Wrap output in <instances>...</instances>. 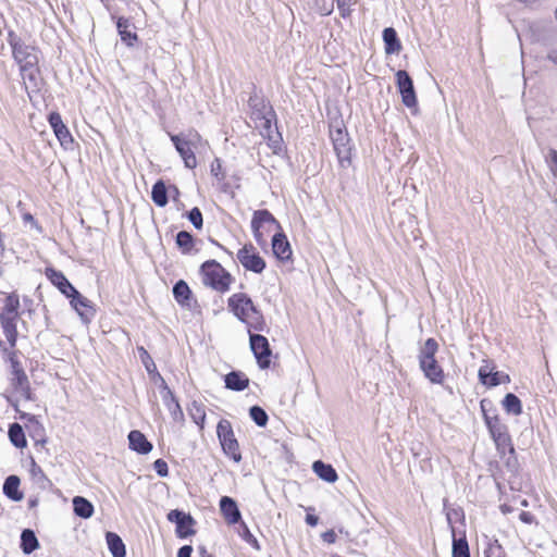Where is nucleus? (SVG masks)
Listing matches in <instances>:
<instances>
[{"label":"nucleus","mask_w":557,"mask_h":557,"mask_svg":"<svg viewBox=\"0 0 557 557\" xmlns=\"http://www.w3.org/2000/svg\"><path fill=\"white\" fill-rule=\"evenodd\" d=\"M250 117L260 123V134L270 141V146L276 150L283 141L277 128V115L270 101L257 92L256 85H252V92L248 99Z\"/></svg>","instance_id":"nucleus-1"},{"label":"nucleus","mask_w":557,"mask_h":557,"mask_svg":"<svg viewBox=\"0 0 557 557\" xmlns=\"http://www.w3.org/2000/svg\"><path fill=\"white\" fill-rule=\"evenodd\" d=\"M7 41L12 50V57L18 64L23 79H27L35 87L38 86L39 67L37 48L27 45L13 30L8 32Z\"/></svg>","instance_id":"nucleus-2"},{"label":"nucleus","mask_w":557,"mask_h":557,"mask_svg":"<svg viewBox=\"0 0 557 557\" xmlns=\"http://www.w3.org/2000/svg\"><path fill=\"white\" fill-rule=\"evenodd\" d=\"M227 308L242 323L246 324L248 331L263 332L267 330L262 311L253 304L248 294L235 293L230 296Z\"/></svg>","instance_id":"nucleus-3"},{"label":"nucleus","mask_w":557,"mask_h":557,"mask_svg":"<svg viewBox=\"0 0 557 557\" xmlns=\"http://www.w3.org/2000/svg\"><path fill=\"white\" fill-rule=\"evenodd\" d=\"M438 351V343L435 338H428L418 352L419 367L425 379L433 384H442L445 379L443 368L440 366L435 356Z\"/></svg>","instance_id":"nucleus-4"},{"label":"nucleus","mask_w":557,"mask_h":557,"mask_svg":"<svg viewBox=\"0 0 557 557\" xmlns=\"http://www.w3.org/2000/svg\"><path fill=\"white\" fill-rule=\"evenodd\" d=\"M330 138L334 152L342 169H348L351 163L352 144L346 126L342 120H336L330 125Z\"/></svg>","instance_id":"nucleus-5"},{"label":"nucleus","mask_w":557,"mask_h":557,"mask_svg":"<svg viewBox=\"0 0 557 557\" xmlns=\"http://www.w3.org/2000/svg\"><path fill=\"white\" fill-rule=\"evenodd\" d=\"M200 274L206 286L222 294L230 289L234 281L233 275L214 259L207 260L200 265Z\"/></svg>","instance_id":"nucleus-6"},{"label":"nucleus","mask_w":557,"mask_h":557,"mask_svg":"<svg viewBox=\"0 0 557 557\" xmlns=\"http://www.w3.org/2000/svg\"><path fill=\"white\" fill-rule=\"evenodd\" d=\"M216 436L223 454L239 463L243 459L239 443L235 436L232 423L227 419H221L216 425Z\"/></svg>","instance_id":"nucleus-7"},{"label":"nucleus","mask_w":557,"mask_h":557,"mask_svg":"<svg viewBox=\"0 0 557 557\" xmlns=\"http://www.w3.org/2000/svg\"><path fill=\"white\" fill-rule=\"evenodd\" d=\"M250 349L256 358L257 364L261 370L268 369L271 364L272 349L269 341L261 334L248 331Z\"/></svg>","instance_id":"nucleus-8"},{"label":"nucleus","mask_w":557,"mask_h":557,"mask_svg":"<svg viewBox=\"0 0 557 557\" xmlns=\"http://www.w3.org/2000/svg\"><path fill=\"white\" fill-rule=\"evenodd\" d=\"M166 519L175 524V534L178 539H187L196 533L194 529L196 520L189 512L172 509L168 512Z\"/></svg>","instance_id":"nucleus-9"},{"label":"nucleus","mask_w":557,"mask_h":557,"mask_svg":"<svg viewBox=\"0 0 557 557\" xmlns=\"http://www.w3.org/2000/svg\"><path fill=\"white\" fill-rule=\"evenodd\" d=\"M264 224H273L278 230H281L280 222L274 218V215L268 210V209H259L256 210L252 214L251 219V231L253 238L258 246L261 248H264L268 245V242L263 235V232L261 231L262 226Z\"/></svg>","instance_id":"nucleus-10"},{"label":"nucleus","mask_w":557,"mask_h":557,"mask_svg":"<svg viewBox=\"0 0 557 557\" xmlns=\"http://www.w3.org/2000/svg\"><path fill=\"white\" fill-rule=\"evenodd\" d=\"M395 77L403 104L409 109L416 108L418 106V98L409 73L406 70H398Z\"/></svg>","instance_id":"nucleus-11"},{"label":"nucleus","mask_w":557,"mask_h":557,"mask_svg":"<svg viewBox=\"0 0 557 557\" xmlns=\"http://www.w3.org/2000/svg\"><path fill=\"white\" fill-rule=\"evenodd\" d=\"M255 250L256 249L252 244H247L237 251L236 256L240 264L247 271L260 274L265 270L267 263L264 259Z\"/></svg>","instance_id":"nucleus-12"},{"label":"nucleus","mask_w":557,"mask_h":557,"mask_svg":"<svg viewBox=\"0 0 557 557\" xmlns=\"http://www.w3.org/2000/svg\"><path fill=\"white\" fill-rule=\"evenodd\" d=\"M71 307L77 312L84 323H89L96 315L92 302L83 296L77 289L69 295Z\"/></svg>","instance_id":"nucleus-13"},{"label":"nucleus","mask_w":557,"mask_h":557,"mask_svg":"<svg viewBox=\"0 0 557 557\" xmlns=\"http://www.w3.org/2000/svg\"><path fill=\"white\" fill-rule=\"evenodd\" d=\"M170 139L173 143L175 150L183 159L184 165L187 169H195L197 166V158L191 149V144L187 140L183 134H169Z\"/></svg>","instance_id":"nucleus-14"},{"label":"nucleus","mask_w":557,"mask_h":557,"mask_svg":"<svg viewBox=\"0 0 557 557\" xmlns=\"http://www.w3.org/2000/svg\"><path fill=\"white\" fill-rule=\"evenodd\" d=\"M48 122L60 145L65 149L72 148L74 139L67 126L63 123L61 114L55 111L50 112L48 114Z\"/></svg>","instance_id":"nucleus-15"},{"label":"nucleus","mask_w":557,"mask_h":557,"mask_svg":"<svg viewBox=\"0 0 557 557\" xmlns=\"http://www.w3.org/2000/svg\"><path fill=\"white\" fill-rule=\"evenodd\" d=\"M111 18L115 21L117 34L120 35L121 40L127 47H134L138 41V36L135 32L131 30L132 23L129 18L117 16L116 12H111Z\"/></svg>","instance_id":"nucleus-16"},{"label":"nucleus","mask_w":557,"mask_h":557,"mask_svg":"<svg viewBox=\"0 0 557 557\" xmlns=\"http://www.w3.org/2000/svg\"><path fill=\"white\" fill-rule=\"evenodd\" d=\"M45 275L50 281V283L55 286L66 298L76 289L66 278L64 273L54 269L53 267H47L45 269Z\"/></svg>","instance_id":"nucleus-17"},{"label":"nucleus","mask_w":557,"mask_h":557,"mask_svg":"<svg viewBox=\"0 0 557 557\" xmlns=\"http://www.w3.org/2000/svg\"><path fill=\"white\" fill-rule=\"evenodd\" d=\"M8 362L10 363L11 368V386L15 387L17 385H25V383H27L29 380L22 363L18 360L17 350L8 352Z\"/></svg>","instance_id":"nucleus-18"},{"label":"nucleus","mask_w":557,"mask_h":557,"mask_svg":"<svg viewBox=\"0 0 557 557\" xmlns=\"http://www.w3.org/2000/svg\"><path fill=\"white\" fill-rule=\"evenodd\" d=\"M271 245L273 255L275 256L276 259H278L280 261H287L290 259V244L282 228L280 230V232L275 233L272 236Z\"/></svg>","instance_id":"nucleus-19"},{"label":"nucleus","mask_w":557,"mask_h":557,"mask_svg":"<svg viewBox=\"0 0 557 557\" xmlns=\"http://www.w3.org/2000/svg\"><path fill=\"white\" fill-rule=\"evenodd\" d=\"M220 511L228 524H237L242 521V512L236 500L230 496L220 498Z\"/></svg>","instance_id":"nucleus-20"},{"label":"nucleus","mask_w":557,"mask_h":557,"mask_svg":"<svg viewBox=\"0 0 557 557\" xmlns=\"http://www.w3.org/2000/svg\"><path fill=\"white\" fill-rule=\"evenodd\" d=\"M162 401L166 409L169 410L172 419L174 421H183L184 420V412L182 410V407L178 403L177 397L174 395L173 391L169 387L168 384H164L163 386V395H161Z\"/></svg>","instance_id":"nucleus-21"},{"label":"nucleus","mask_w":557,"mask_h":557,"mask_svg":"<svg viewBox=\"0 0 557 557\" xmlns=\"http://www.w3.org/2000/svg\"><path fill=\"white\" fill-rule=\"evenodd\" d=\"M127 438L129 449L137 454L147 455L153 448L152 444L148 441L146 435L138 430H132L128 433Z\"/></svg>","instance_id":"nucleus-22"},{"label":"nucleus","mask_w":557,"mask_h":557,"mask_svg":"<svg viewBox=\"0 0 557 557\" xmlns=\"http://www.w3.org/2000/svg\"><path fill=\"white\" fill-rule=\"evenodd\" d=\"M223 379L225 388L233 392H243L249 386L250 383L249 377L239 370H232L231 372L226 373Z\"/></svg>","instance_id":"nucleus-23"},{"label":"nucleus","mask_w":557,"mask_h":557,"mask_svg":"<svg viewBox=\"0 0 557 557\" xmlns=\"http://www.w3.org/2000/svg\"><path fill=\"white\" fill-rule=\"evenodd\" d=\"M480 382L486 387H496L503 383L510 381L508 374L502 371H487L486 368L481 367L478 372Z\"/></svg>","instance_id":"nucleus-24"},{"label":"nucleus","mask_w":557,"mask_h":557,"mask_svg":"<svg viewBox=\"0 0 557 557\" xmlns=\"http://www.w3.org/2000/svg\"><path fill=\"white\" fill-rule=\"evenodd\" d=\"M16 317L0 315V325L10 348H15L18 337Z\"/></svg>","instance_id":"nucleus-25"},{"label":"nucleus","mask_w":557,"mask_h":557,"mask_svg":"<svg viewBox=\"0 0 557 557\" xmlns=\"http://www.w3.org/2000/svg\"><path fill=\"white\" fill-rule=\"evenodd\" d=\"M21 479L11 474L5 478L2 486L3 494L12 502H21L24 498L23 492L20 490Z\"/></svg>","instance_id":"nucleus-26"},{"label":"nucleus","mask_w":557,"mask_h":557,"mask_svg":"<svg viewBox=\"0 0 557 557\" xmlns=\"http://www.w3.org/2000/svg\"><path fill=\"white\" fill-rule=\"evenodd\" d=\"M175 301L182 307H189L193 298V292L184 280H178L172 288Z\"/></svg>","instance_id":"nucleus-27"},{"label":"nucleus","mask_w":557,"mask_h":557,"mask_svg":"<svg viewBox=\"0 0 557 557\" xmlns=\"http://www.w3.org/2000/svg\"><path fill=\"white\" fill-rule=\"evenodd\" d=\"M384 48L386 54L398 53L401 49V42L398 38L397 32L393 27H386L382 33Z\"/></svg>","instance_id":"nucleus-28"},{"label":"nucleus","mask_w":557,"mask_h":557,"mask_svg":"<svg viewBox=\"0 0 557 557\" xmlns=\"http://www.w3.org/2000/svg\"><path fill=\"white\" fill-rule=\"evenodd\" d=\"M72 504L74 515L82 519H89L95 512L92 503L84 496H74Z\"/></svg>","instance_id":"nucleus-29"},{"label":"nucleus","mask_w":557,"mask_h":557,"mask_svg":"<svg viewBox=\"0 0 557 557\" xmlns=\"http://www.w3.org/2000/svg\"><path fill=\"white\" fill-rule=\"evenodd\" d=\"M312 470L318 475V478L327 483H334L338 479L334 467L330 463H325L322 460H315L312 465Z\"/></svg>","instance_id":"nucleus-30"},{"label":"nucleus","mask_w":557,"mask_h":557,"mask_svg":"<svg viewBox=\"0 0 557 557\" xmlns=\"http://www.w3.org/2000/svg\"><path fill=\"white\" fill-rule=\"evenodd\" d=\"M456 528H451L453 547L451 557H470L469 544L466 532L462 531L459 537L456 536Z\"/></svg>","instance_id":"nucleus-31"},{"label":"nucleus","mask_w":557,"mask_h":557,"mask_svg":"<svg viewBox=\"0 0 557 557\" xmlns=\"http://www.w3.org/2000/svg\"><path fill=\"white\" fill-rule=\"evenodd\" d=\"M106 541L112 557H125L126 547L121 536L115 533L108 531L106 533Z\"/></svg>","instance_id":"nucleus-32"},{"label":"nucleus","mask_w":557,"mask_h":557,"mask_svg":"<svg viewBox=\"0 0 557 557\" xmlns=\"http://www.w3.org/2000/svg\"><path fill=\"white\" fill-rule=\"evenodd\" d=\"M151 199L157 207L163 208L169 202V188L163 180H158L151 188Z\"/></svg>","instance_id":"nucleus-33"},{"label":"nucleus","mask_w":557,"mask_h":557,"mask_svg":"<svg viewBox=\"0 0 557 557\" xmlns=\"http://www.w3.org/2000/svg\"><path fill=\"white\" fill-rule=\"evenodd\" d=\"M20 547L25 555H29L39 548V541L32 529H24L20 537Z\"/></svg>","instance_id":"nucleus-34"},{"label":"nucleus","mask_w":557,"mask_h":557,"mask_svg":"<svg viewBox=\"0 0 557 557\" xmlns=\"http://www.w3.org/2000/svg\"><path fill=\"white\" fill-rule=\"evenodd\" d=\"M20 296L15 292L9 293L5 296L4 306L0 312V315L20 318Z\"/></svg>","instance_id":"nucleus-35"},{"label":"nucleus","mask_w":557,"mask_h":557,"mask_svg":"<svg viewBox=\"0 0 557 557\" xmlns=\"http://www.w3.org/2000/svg\"><path fill=\"white\" fill-rule=\"evenodd\" d=\"M8 436H9L11 444L14 447L24 448L27 446V440L25 436V432H24L23 426L20 423L13 422L9 425Z\"/></svg>","instance_id":"nucleus-36"},{"label":"nucleus","mask_w":557,"mask_h":557,"mask_svg":"<svg viewBox=\"0 0 557 557\" xmlns=\"http://www.w3.org/2000/svg\"><path fill=\"white\" fill-rule=\"evenodd\" d=\"M502 405L508 414L520 416L522 413V403L513 393H507L502 400Z\"/></svg>","instance_id":"nucleus-37"},{"label":"nucleus","mask_w":557,"mask_h":557,"mask_svg":"<svg viewBox=\"0 0 557 557\" xmlns=\"http://www.w3.org/2000/svg\"><path fill=\"white\" fill-rule=\"evenodd\" d=\"M484 423L491 438L509 434L508 426L500 420L499 417H486V422Z\"/></svg>","instance_id":"nucleus-38"},{"label":"nucleus","mask_w":557,"mask_h":557,"mask_svg":"<svg viewBox=\"0 0 557 557\" xmlns=\"http://www.w3.org/2000/svg\"><path fill=\"white\" fill-rule=\"evenodd\" d=\"M175 244L182 253L188 255L195 246V237L187 231H180L175 236Z\"/></svg>","instance_id":"nucleus-39"},{"label":"nucleus","mask_w":557,"mask_h":557,"mask_svg":"<svg viewBox=\"0 0 557 557\" xmlns=\"http://www.w3.org/2000/svg\"><path fill=\"white\" fill-rule=\"evenodd\" d=\"M492 440H493L496 450L502 459H504L507 454L515 453V447H513V443H512L510 434L497 436Z\"/></svg>","instance_id":"nucleus-40"},{"label":"nucleus","mask_w":557,"mask_h":557,"mask_svg":"<svg viewBox=\"0 0 557 557\" xmlns=\"http://www.w3.org/2000/svg\"><path fill=\"white\" fill-rule=\"evenodd\" d=\"M29 474L32 476V480L35 481L41 487L50 485L51 481L48 479V476L42 471L41 467L37 465L34 457L32 456L29 457Z\"/></svg>","instance_id":"nucleus-41"},{"label":"nucleus","mask_w":557,"mask_h":557,"mask_svg":"<svg viewBox=\"0 0 557 557\" xmlns=\"http://www.w3.org/2000/svg\"><path fill=\"white\" fill-rule=\"evenodd\" d=\"M189 414L193 419V421L200 426V429L203 428L205 421H206V411L202 404L194 400L190 404V407L188 409Z\"/></svg>","instance_id":"nucleus-42"},{"label":"nucleus","mask_w":557,"mask_h":557,"mask_svg":"<svg viewBox=\"0 0 557 557\" xmlns=\"http://www.w3.org/2000/svg\"><path fill=\"white\" fill-rule=\"evenodd\" d=\"M249 417L259 428H264L269 421L267 411L258 405H253L249 408Z\"/></svg>","instance_id":"nucleus-43"},{"label":"nucleus","mask_w":557,"mask_h":557,"mask_svg":"<svg viewBox=\"0 0 557 557\" xmlns=\"http://www.w3.org/2000/svg\"><path fill=\"white\" fill-rule=\"evenodd\" d=\"M238 534L242 537L243 541H245L247 544H249L255 549H260V544L256 536L250 532L248 525L242 520L238 522Z\"/></svg>","instance_id":"nucleus-44"},{"label":"nucleus","mask_w":557,"mask_h":557,"mask_svg":"<svg viewBox=\"0 0 557 557\" xmlns=\"http://www.w3.org/2000/svg\"><path fill=\"white\" fill-rule=\"evenodd\" d=\"M480 409L482 412V417L484 422H486V417H499L497 408L494 406L493 401L487 398H483L480 401Z\"/></svg>","instance_id":"nucleus-45"},{"label":"nucleus","mask_w":557,"mask_h":557,"mask_svg":"<svg viewBox=\"0 0 557 557\" xmlns=\"http://www.w3.org/2000/svg\"><path fill=\"white\" fill-rule=\"evenodd\" d=\"M185 216L193 224L196 230H201L203 226V218L200 209L198 207L191 208L186 212Z\"/></svg>","instance_id":"nucleus-46"},{"label":"nucleus","mask_w":557,"mask_h":557,"mask_svg":"<svg viewBox=\"0 0 557 557\" xmlns=\"http://www.w3.org/2000/svg\"><path fill=\"white\" fill-rule=\"evenodd\" d=\"M18 414V419L22 420V421H25L26 422V425H35V430L36 431H40V434H44V431H45V428L44 425L38 421L37 417L32 414V413H28V412H25V411H17L16 412Z\"/></svg>","instance_id":"nucleus-47"},{"label":"nucleus","mask_w":557,"mask_h":557,"mask_svg":"<svg viewBox=\"0 0 557 557\" xmlns=\"http://www.w3.org/2000/svg\"><path fill=\"white\" fill-rule=\"evenodd\" d=\"M138 352H139L140 360H141L146 371L148 372V374L150 375L153 372H156L157 366H156L154 361L152 360L151 356L149 355V352L144 347H138Z\"/></svg>","instance_id":"nucleus-48"},{"label":"nucleus","mask_w":557,"mask_h":557,"mask_svg":"<svg viewBox=\"0 0 557 557\" xmlns=\"http://www.w3.org/2000/svg\"><path fill=\"white\" fill-rule=\"evenodd\" d=\"M446 520L448 525L455 528L453 525L454 521L460 520L462 524H465V512L461 507L450 508L446 511Z\"/></svg>","instance_id":"nucleus-49"},{"label":"nucleus","mask_w":557,"mask_h":557,"mask_svg":"<svg viewBox=\"0 0 557 557\" xmlns=\"http://www.w3.org/2000/svg\"><path fill=\"white\" fill-rule=\"evenodd\" d=\"M210 172L212 176H214L218 181H224L225 180V172L222 168L221 160L219 158H215L210 166Z\"/></svg>","instance_id":"nucleus-50"},{"label":"nucleus","mask_w":557,"mask_h":557,"mask_svg":"<svg viewBox=\"0 0 557 557\" xmlns=\"http://www.w3.org/2000/svg\"><path fill=\"white\" fill-rule=\"evenodd\" d=\"M545 161H546L553 176L557 177V150L554 148H550L548 150V154L545 158Z\"/></svg>","instance_id":"nucleus-51"},{"label":"nucleus","mask_w":557,"mask_h":557,"mask_svg":"<svg viewBox=\"0 0 557 557\" xmlns=\"http://www.w3.org/2000/svg\"><path fill=\"white\" fill-rule=\"evenodd\" d=\"M356 2L336 1L337 10L342 18H348L351 16V5Z\"/></svg>","instance_id":"nucleus-52"},{"label":"nucleus","mask_w":557,"mask_h":557,"mask_svg":"<svg viewBox=\"0 0 557 557\" xmlns=\"http://www.w3.org/2000/svg\"><path fill=\"white\" fill-rule=\"evenodd\" d=\"M15 392H20L25 400L33 401L35 399V394L32 391L29 381L25 383V385H17L13 387Z\"/></svg>","instance_id":"nucleus-53"},{"label":"nucleus","mask_w":557,"mask_h":557,"mask_svg":"<svg viewBox=\"0 0 557 557\" xmlns=\"http://www.w3.org/2000/svg\"><path fill=\"white\" fill-rule=\"evenodd\" d=\"M153 469L160 478H166L169 475V466L162 458H159L153 462Z\"/></svg>","instance_id":"nucleus-54"},{"label":"nucleus","mask_w":557,"mask_h":557,"mask_svg":"<svg viewBox=\"0 0 557 557\" xmlns=\"http://www.w3.org/2000/svg\"><path fill=\"white\" fill-rule=\"evenodd\" d=\"M505 466L511 473H516L519 468L518 458L516 451L513 454H507L505 457Z\"/></svg>","instance_id":"nucleus-55"},{"label":"nucleus","mask_w":557,"mask_h":557,"mask_svg":"<svg viewBox=\"0 0 557 557\" xmlns=\"http://www.w3.org/2000/svg\"><path fill=\"white\" fill-rule=\"evenodd\" d=\"M33 429L32 437L35 438V445L44 446L47 443V437L44 434H40V431L35 430V425H29Z\"/></svg>","instance_id":"nucleus-56"},{"label":"nucleus","mask_w":557,"mask_h":557,"mask_svg":"<svg viewBox=\"0 0 557 557\" xmlns=\"http://www.w3.org/2000/svg\"><path fill=\"white\" fill-rule=\"evenodd\" d=\"M150 379L156 384H158L159 389H160V394L163 395V386H164V384H168V383L165 382L163 376L158 372V370L156 372H153L152 374H150Z\"/></svg>","instance_id":"nucleus-57"},{"label":"nucleus","mask_w":557,"mask_h":557,"mask_svg":"<svg viewBox=\"0 0 557 557\" xmlns=\"http://www.w3.org/2000/svg\"><path fill=\"white\" fill-rule=\"evenodd\" d=\"M321 537H322L323 542H325L327 544H333L336 542L337 535H336L335 531L331 529V530L323 532Z\"/></svg>","instance_id":"nucleus-58"},{"label":"nucleus","mask_w":557,"mask_h":557,"mask_svg":"<svg viewBox=\"0 0 557 557\" xmlns=\"http://www.w3.org/2000/svg\"><path fill=\"white\" fill-rule=\"evenodd\" d=\"M519 519L521 522L525 523V524H532L533 522H535V517L532 512L530 511H521L519 513Z\"/></svg>","instance_id":"nucleus-59"},{"label":"nucleus","mask_w":557,"mask_h":557,"mask_svg":"<svg viewBox=\"0 0 557 557\" xmlns=\"http://www.w3.org/2000/svg\"><path fill=\"white\" fill-rule=\"evenodd\" d=\"M193 550L191 545H183L177 550V557H191Z\"/></svg>","instance_id":"nucleus-60"},{"label":"nucleus","mask_w":557,"mask_h":557,"mask_svg":"<svg viewBox=\"0 0 557 557\" xmlns=\"http://www.w3.org/2000/svg\"><path fill=\"white\" fill-rule=\"evenodd\" d=\"M305 521L310 527H315L319 523V517L314 513H307Z\"/></svg>","instance_id":"nucleus-61"},{"label":"nucleus","mask_w":557,"mask_h":557,"mask_svg":"<svg viewBox=\"0 0 557 557\" xmlns=\"http://www.w3.org/2000/svg\"><path fill=\"white\" fill-rule=\"evenodd\" d=\"M547 60L557 65V47L552 48L547 53Z\"/></svg>","instance_id":"nucleus-62"},{"label":"nucleus","mask_w":557,"mask_h":557,"mask_svg":"<svg viewBox=\"0 0 557 557\" xmlns=\"http://www.w3.org/2000/svg\"><path fill=\"white\" fill-rule=\"evenodd\" d=\"M22 218H23L24 222H30L33 225L38 226V223L36 222L35 218L33 216L32 213L26 212L23 214Z\"/></svg>","instance_id":"nucleus-63"},{"label":"nucleus","mask_w":557,"mask_h":557,"mask_svg":"<svg viewBox=\"0 0 557 557\" xmlns=\"http://www.w3.org/2000/svg\"><path fill=\"white\" fill-rule=\"evenodd\" d=\"M198 552L200 557H213L211 554L208 553L206 546L203 545L198 546Z\"/></svg>","instance_id":"nucleus-64"}]
</instances>
